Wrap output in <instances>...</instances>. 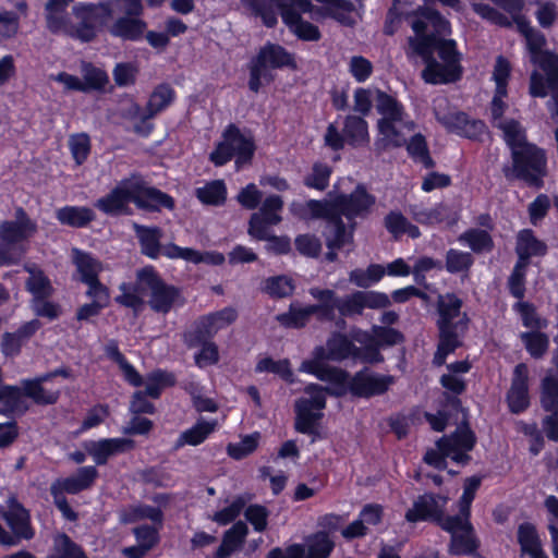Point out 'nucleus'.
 I'll return each mask as SVG.
<instances>
[{
    "instance_id": "1",
    "label": "nucleus",
    "mask_w": 558,
    "mask_h": 558,
    "mask_svg": "<svg viewBox=\"0 0 558 558\" xmlns=\"http://www.w3.org/2000/svg\"><path fill=\"white\" fill-rule=\"evenodd\" d=\"M415 37L409 38L408 57H421L425 63L423 80L428 84H446L460 78V53L450 33L449 22L429 7L418 8L411 21Z\"/></svg>"
},
{
    "instance_id": "2",
    "label": "nucleus",
    "mask_w": 558,
    "mask_h": 558,
    "mask_svg": "<svg viewBox=\"0 0 558 558\" xmlns=\"http://www.w3.org/2000/svg\"><path fill=\"white\" fill-rule=\"evenodd\" d=\"M375 203L376 197L359 184L350 194H338L325 201L310 199L304 204L293 203L291 210L304 219H326L327 246L341 248L352 242L356 219H366Z\"/></svg>"
},
{
    "instance_id": "3",
    "label": "nucleus",
    "mask_w": 558,
    "mask_h": 558,
    "mask_svg": "<svg viewBox=\"0 0 558 558\" xmlns=\"http://www.w3.org/2000/svg\"><path fill=\"white\" fill-rule=\"evenodd\" d=\"M495 128L502 132L512 156V170H506L507 178L515 177L529 185L541 186L546 173V156L543 149L526 141L525 129L512 118L499 121Z\"/></svg>"
},
{
    "instance_id": "4",
    "label": "nucleus",
    "mask_w": 558,
    "mask_h": 558,
    "mask_svg": "<svg viewBox=\"0 0 558 558\" xmlns=\"http://www.w3.org/2000/svg\"><path fill=\"white\" fill-rule=\"evenodd\" d=\"M462 306L463 301L454 293L439 294L437 298L436 325L439 341L433 359L437 366L445 364L448 354L462 345L470 322L468 314L462 312Z\"/></svg>"
},
{
    "instance_id": "5",
    "label": "nucleus",
    "mask_w": 558,
    "mask_h": 558,
    "mask_svg": "<svg viewBox=\"0 0 558 558\" xmlns=\"http://www.w3.org/2000/svg\"><path fill=\"white\" fill-rule=\"evenodd\" d=\"M376 110L381 117L377 121L375 151L381 154L390 148L404 146L408 135L414 132L416 124L405 112L403 105L387 93L378 92Z\"/></svg>"
},
{
    "instance_id": "6",
    "label": "nucleus",
    "mask_w": 558,
    "mask_h": 558,
    "mask_svg": "<svg viewBox=\"0 0 558 558\" xmlns=\"http://www.w3.org/2000/svg\"><path fill=\"white\" fill-rule=\"evenodd\" d=\"M310 294L318 302H323L330 311V317H326V322L335 320L336 312H338L340 317L337 319L336 326L339 328H344V318L361 316L365 308L380 310L390 305L389 296L378 291L357 290L339 296L330 289L311 288Z\"/></svg>"
},
{
    "instance_id": "7",
    "label": "nucleus",
    "mask_w": 558,
    "mask_h": 558,
    "mask_svg": "<svg viewBox=\"0 0 558 558\" xmlns=\"http://www.w3.org/2000/svg\"><path fill=\"white\" fill-rule=\"evenodd\" d=\"M526 46L531 52V60L537 63L544 71L545 76L538 72L531 75L530 93L533 97L547 96V88L553 94L555 102H558V57L548 52H543L546 44L545 36L533 28L524 36Z\"/></svg>"
},
{
    "instance_id": "8",
    "label": "nucleus",
    "mask_w": 558,
    "mask_h": 558,
    "mask_svg": "<svg viewBox=\"0 0 558 558\" xmlns=\"http://www.w3.org/2000/svg\"><path fill=\"white\" fill-rule=\"evenodd\" d=\"M36 230V223L22 207L15 210L14 220H4L0 223V267L20 263L25 252L23 243Z\"/></svg>"
},
{
    "instance_id": "9",
    "label": "nucleus",
    "mask_w": 558,
    "mask_h": 558,
    "mask_svg": "<svg viewBox=\"0 0 558 558\" xmlns=\"http://www.w3.org/2000/svg\"><path fill=\"white\" fill-rule=\"evenodd\" d=\"M475 442L474 433L468 424H462L451 435L439 438L436 441L438 450H427L424 461L438 470L447 468V457L459 464H468L471 460L469 452L474 448Z\"/></svg>"
},
{
    "instance_id": "10",
    "label": "nucleus",
    "mask_w": 558,
    "mask_h": 558,
    "mask_svg": "<svg viewBox=\"0 0 558 558\" xmlns=\"http://www.w3.org/2000/svg\"><path fill=\"white\" fill-rule=\"evenodd\" d=\"M137 288L148 295V305L156 313L168 314L185 303L181 290L165 282L150 266L137 270Z\"/></svg>"
},
{
    "instance_id": "11",
    "label": "nucleus",
    "mask_w": 558,
    "mask_h": 558,
    "mask_svg": "<svg viewBox=\"0 0 558 558\" xmlns=\"http://www.w3.org/2000/svg\"><path fill=\"white\" fill-rule=\"evenodd\" d=\"M254 151L253 137L243 134L235 124H229L222 133V141L210 153L209 160L221 167L235 157V166L240 169L252 160Z\"/></svg>"
},
{
    "instance_id": "12",
    "label": "nucleus",
    "mask_w": 558,
    "mask_h": 558,
    "mask_svg": "<svg viewBox=\"0 0 558 558\" xmlns=\"http://www.w3.org/2000/svg\"><path fill=\"white\" fill-rule=\"evenodd\" d=\"M284 66H295L292 54L280 45L266 44L250 62L248 88L254 93H258L263 81L269 83L272 80L270 70Z\"/></svg>"
},
{
    "instance_id": "13",
    "label": "nucleus",
    "mask_w": 558,
    "mask_h": 558,
    "mask_svg": "<svg viewBox=\"0 0 558 558\" xmlns=\"http://www.w3.org/2000/svg\"><path fill=\"white\" fill-rule=\"evenodd\" d=\"M304 392L307 397L295 401V429L302 434H314L318 421L323 417L322 411L326 407V395L328 390L317 384H310Z\"/></svg>"
},
{
    "instance_id": "14",
    "label": "nucleus",
    "mask_w": 558,
    "mask_h": 558,
    "mask_svg": "<svg viewBox=\"0 0 558 558\" xmlns=\"http://www.w3.org/2000/svg\"><path fill=\"white\" fill-rule=\"evenodd\" d=\"M448 100L444 97L434 101V113L437 121L449 132L468 138H477L485 132V124L481 120L470 119L464 112L445 111Z\"/></svg>"
},
{
    "instance_id": "15",
    "label": "nucleus",
    "mask_w": 558,
    "mask_h": 558,
    "mask_svg": "<svg viewBox=\"0 0 558 558\" xmlns=\"http://www.w3.org/2000/svg\"><path fill=\"white\" fill-rule=\"evenodd\" d=\"M73 14L78 20L72 25L70 36L88 43L96 37L97 29L111 14L109 4H76L73 7Z\"/></svg>"
},
{
    "instance_id": "16",
    "label": "nucleus",
    "mask_w": 558,
    "mask_h": 558,
    "mask_svg": "<svg viewBox=\"0 0 558 558\" xmlns=\"http://www.w3.org/2000/svg\"><path fill=\"white\" fill-rule=\"evenodd\" d=\"M369 142L368 125L362 117L348 116L344 119L342 133L338 128L330 123L325 134V143L333 150L342 149L348 143L353 147H359Z\"/></svg>"
},
{
    "instance_id": "17",
    "label": "nucleus",
    "mask_w": 558,
    "mask_h": 558,
    "mask_svg": "<svg viewBox=\"0 0 558 558\" xmlns=\"http://www.w3.org/2000/svg\"><path fill=\"white\" fill-rule=\"evenodd\" d=\"M441 529L451 534L450 553L453 555H470L478 547L470 515H448L441 523Z\"/></svg>"
},
{
    "instance_id": "18",
    "label": "nucleus",
    "mask_w": 558,
    "mask_h": 558,
    "mask_svg": "<svg viewBox=\"0 0 558 558\" xmlns=\"http://www.w3.org/2000/svg\"><path fill=\"white\" fill-rule=\"evenodd\" d=\"M132 203L138 209L154 213L161 208L173 209V198L162 191L149 186L145 180L136 173L132 174Z\"/></svg>"
},
{
    "instance_id": "19",
    "label": "nucleus",
    "mask_w": 558,
    "mask_h": 558,
    "mask_svg": "<svg viewBox=\"0 0 558 558\" xmlns=\"http://www.w3.org/2000/svg\"><path fill=\"white\" fill-rule=\"evenodd\" d=\"M447 500V497L435 494L418 496L414 500L412 508L405 512V520L411 523L434 521L441 527V523L448 517L444 514Z\"/></svg>"
},
{
    "instance_id": "20",
    "label": "nucleus",
    "mask_w": 558,
    "mask_h": 558,
    "mask_svg": "<svg viewBox=\"0 0 558 558\" xmlns=\"http://www.w3.org/2000/svg\"><path fill=\"white\" fill-rule=\"evenodd\" d=\"M132 174L119 181L105 196L95 202V207L105 215L117 217L132 213Z\"/></svg>"
},
{
    "instance_id": "21",
    "label": "nucleus",
    "mask_w": 558,
    "mask_h": 558,
    "mask_svg": "<svg viewBox=\"0 0 558 558\" xmlns=\"http://www.w3.org/2000/svg\"><path fill=\"white\" fill-rule=\"evenodd\" d=\"M393 383V376L369 373L365 368L352 377L349 389L356 397L369 398L385 393Z\"/></svg>"
},
{
    "instance_id": "22",
    "label": "nucleus",
    "mask_w": 558,
    "mask_h": 558,
    "mask_svg": "<svg viewBox=\"0 0 558 558\" xmlns=\"http://www.w3.org/2000/svg\"><path fill=\"white\" fill-rule=\"evenodd\" d=\"M542 407L551 412L543 421V429L548 439L558 441V379L547 376L542 383Z\"/></svg>"
},
{
    "instance_id": "23",
    "label": "nucleus",
    "mask_w": 558,
    "mask_h": 558,
    "mask_svg": "<svg viewBox=\"0 0 558 558\" xmlns=\"http://www.w3.org/2000/svg\"><path fill=\"white\" fill-rule=\"evenodd\" d=\"M314 314L320 322H326V317H330V311L323 302L307 306H301L292 303L287 313H282L277 316V320L280 325L288 328H302L308 323L311 316Z\"/></svg>"
},
{
    "instance_id": "24",
    "label": "nucleus",
    "mask_w": 558,
    "mask_h": 558,
    "mask_svg": "<svg viewBox=\"0 0 558 558\" xmlns=\"http://www.w3.org/2000/svg\"><path fill=\"white\" fill-rule=\"evenodd\" d=\"M7 524L11 529L14 539H32L35 535L31 525L29 512L15 499L8 500V509L2 514Z\"/></svg>"
},
{
    "instance_id": "25",
    "label": "nucleus",
    "mask_w": 558,
    "mask_h": 558,
    "mask_svg": "<svg viewBox=\"0 0 558 558\" xmlns=\"http://www.w3.org/2000/svg\"><path fill=\"white\" fill-rule=\"evenodd\" d=\"M408 213L420 225L434 226L446 222L453 226L458 217L447 204L438 203L434 207H425L422 204H412L408 207Z\"/></svg>"
},
{
    "instance_id": "26",
    "label": "nucleus",
    "mask_w": 558,
    "mask_h": 558,
    "mask_svg": "<svg viewBox=\"0 0 558 558\" xmlns=\"http://www.w3.org/2000/svg\"><path fill=\"white\" fill-rule=\"evenodd\" d=\"M41 327L38 319H32L24 323L13 332H4L0 342L1 353L5 357L14 359L21 351L23 345L37 332Z\"/></svg>"
},
{
    "instance_id": "27",
    "label": "nucleus",
    "mask_w": 558,
    "mask_h": 558,
    "mask_svg": "<svg viewBox=\"0 0 558 558\" xmlns=\"http://www.w3.org/2000/svg\"><path fill=\"white\" fill-rule=\"evenodd\" d=\"M529 369L524 363H520L514 367L511 387L507 395V400L511 412L520 413L524 411L529 404Z\"/></svg>"
},
{
    "instance_id": "28",
    "label": "nucleus",
    "mask_w": 558,
    "mask_h": 558,
    "mask_svg": "<svg viewBox=\"0 0 558 558\" xmlns=\"http://www.w3.org/2000/svg\"><path fill=\"white\" fill-rule=\"evenodd\" d=\"M85 448L96 464L104 465L110 457L132 450L134 441L129 438H106L89 441Z\"/></svg>"
},
{
    "instance_id": "29",
    "label": "nucleus",
    "mask_w": 558,
    "mask_h": 558,
    "mask_svg": "<svg viewBox=\"0 0 558 558\" xmlns=\"http://www.w3.org/2000/svg\"><path fill=\"white\" fill-rule=\"evenodd\" d=\"M98 476V471L95 466H83L80 468L75 475L57 478L50 485V490L58 492L60 494H78L82 490L89 488Z\"/></svg>"
},
{
    "instance_id": "30",
    "label": "nucleus",
    "mask_w": 558,
    "mask_h": 558,
    "mask_svg": "<svg viewBox=\"0 0 558 558\" xmlns=\"http://www.w3.org/2000/svg\"><path fill=\"white\" fill-rule=\"evenodd\" d=\"M132 228L141 245V252L145 256L156 259L160 255L166 256V248L173 243L161 245L162 230L159 227H148L133 222Z\"/></svg>"
},
{
    "instance_id": "31",
    "label": "nucleus",
    "mask_w": 558,
    "mask_h": 558,
    "mask_svg": "<svg viewBox=\"0 0 558 558\" xmlns=\"http://www.w3.org/2000/svg\"><path fill=\"white\" fill-rule=\"evenodd\" d=\"M147 24L140 17L120 16L108 28L111 36L122 40L137 41L143 38Z\"/></svg>"
},
{
    "instance_id": "32",
    "label": "nucleus",
    "mask_w": 558,
    "mask_h": 558,
    "mask_svg": "<svg viewBox=\"0 0 558 558\" xmlns=\"http://www.w3.org/2000/svg\"><path fill=\"white\" fill-rule=\"evenodd\" d=\"M166 257L170 259H183L193 264L221 265L225 262V255L218 252L202 253L194 248L170 245L166 248Z\"/></svg>"
},
{
    "instance_id": "33",
    "label": "nucleus",
    "mask_w": 558,
    "mask_h": 558,
    "mask_svg": "<svg viewBox=\"0 0 558 558\" xmlns=\"http://www.w3.org/2000/svg\"><path fill=\"white\" fill-rule=\"evenodd\" d=\"M217 425L216 420H197L191 428L185 429L179 435L174 444V449L203 444L216 430Z\"/></svg>"
},
{
    "instance_id": "34",
    "label": "nucleus",
    "mask_w": 558,
    "mask_h": 558,
    "mask_svg": "<svg viewBox=\"0 0 558 558\" xmlns=\"http://www.w3.org/2000/svg\"><path fill=\"white\" fill-rule=\"evenodd\" d=\"M175 99V90L167 83L157 85L151 92L145 112L141 117L143 121L153 119L166 110Z\"/></svg>"
},
{
    "instance_id": "35",
    "label": "nucleus",
    "mask_w": 558,
    "mask_h": 558,
    "mask_svg": "<svg viewBox=\"0 0 558 558\" xmlns=\"http://www.w3.org/2000/svg\"><path fill=\"white\" fill-rule=\"evenodd\" d=\"M72 262L76 268L78 279L83 283L99 279V274L102 271V264L90 253L80 248H73Z\"/></svg>"
},
{
    "instance_id": "36",
    "label": "nucleus",
    "mask_w": 558,
    "mask_h": 558,
    "mask_svg": "<svg viewBox=\"0 0 558 558\" xmlns=\"http://www.w3.org/2000/svg\"><path fill=\"white\" fill-rule=\"evenodd\" d=\"M518 539L522 558H548L541 546L536 529L530 523H523L518 529Z\"/></svg>"
},
{
    "instance_id": "37",
    "label": "nucleus",
    "mask_w": 558,
    "mask_h": 558,
    "mask_svg": "<svg viewBox=\"0 0 558 558\" xmlns=\"http://www.w3.org/2000/svg\"><path fill=\"white\" fill-rule=\"evenodd\" d=\"M547 251L544 242L537 240L531 230H522L518 234L515 252L519 256L518 262L529 265V259L533 256H543Z\"/></svg>"
},
{
    "instance_id": "38",
    "label": "nucleus",
    "mask_w": 558,
    "mask_h": 558,
    "mask_svg": "<svg viewBox=\"0 0 558 558\" xmlns=\"http://www.w3.org/2000/svg\"><path fill=\"white\" fill-rule=\"evenodd\" d=\"M0 403L3 405L0 412L4 415L25 413L28 410L24 390L17 386L0 387Z\"/></svg>"
},
{
    "instance_id": "39",
    "label": "nucleus",
    "mask_w": 558,
    "mask_h": 558,
    "mask_svg": "<svg viewBox=\"0 0 558 558\" xmlns=\"http://www.w3.org/2000/svg\"><path fill=\"white\" fill-rule=\"evenodd\" d=\"M56 217L61 225L84 228L95 219V213L85 206H64L57 210Z\"/></svg>"
},
{
    "instance_id": "40",
    "label": "nucleus",
    "mask_w": 558,
    "mask_h": 558,
    "mask_svg": "<svg viewBox=\"0 0 558 558\" xmlns=\"http://www.w3.org/2000/svg\"><path fill=\"white\" fill-rule=\"evenodd\" d=\"M195 196L204 205L220 206L227 199V186L222 180H213L196 187Z\"/></svg>"
},
{
    "instance_id": "41",
    "label": "nucleus",
    "mask_w": 558,
    "mask_h": 558,
    "mask_svg": "<svg viewBox=\"0 0 558 558\" xmlns=\"http://www.w3.org/2000/svg\"><path fill=\"white\" fill-rule=\"evenodd\" d=\"M306 558H329L335 548V542L328 533L319 531L305 538Z\"/></svg>"
},
{
    "instance_id": "42",
    "label": "nucleus",
    "mask_w": 558,
    "mask_h": 558,
    "mask_svg": "<svg viewBox=\"0 0 558 558\" xmlns=\"http://www.w3.org/2000/svg\"><path fill=\"white\" fill-rule=\"evenodd\" d=\"M203 316L195 320L183 333V342L189 349L197 348L211 341L215 332Z\"/></svg>"
},
{
    "instance_id": "43",
    "label": "nucleus",
    "mask_w": 558,
    "mask_h": 558,
    "mask_svg": "<svg viewBox=\"0 0 558 558\" xmlns=\"http://www.w3.org/2000/svg\"><path fill=\"white\" fill-rule=\"evenodd\" d=\"M81 73L83 76L84 93L102 92L109 83L108 74L100 68L90 62L81 63Z\"/></svg>"
},
{
    "instance_id": "44",
    "label": "nucleus",
    "mask_w": 558,
    "mask_h": 558,
    "mask_svg": "<svg viewBox=\"0 0 558 558\" xmlns=\"http://www.w3.org/2000/svg\"><path fill=\"white\" fill-rule=\"evenodd\" d=\"M327 351V357L332 361H342L350 356H357V347L342 333H333L328 339Z\"/></svg>"
},
{
    "instance_id": "45",
    "label": "nucleus",
    "mask_w": 558,
    "mask_h": 558,
    "mask_svg": "<svg viewBox=\"0 0 558 558\" xmlns=\"http://www.w3.org/2000/svg\"><path fill=\"white\" fill-rule=\"evenodd\" d=\"M458 241L468 245L472 252L477 254L490 252L494 247V242L490 234L486 230L476 228L466 230L461 233L458 238Z\"/></svg>"
},
{
    "instance_id": "46",
    "label": "nucleus",
    "mask_w": 558,
    "mask_h": 558,
    "mask_svg": "<svg viewBox=\"0 0 558 558\" xmlns=\"http://www.w3.org/2000/svg\"><path fill=\"white\" fill-rule=\"evenodd\" d=\"M46 558H87L80 545L65 533L53 537L51 553Z\"/></svg>"
},
{
    "instance_id": "47",
    "label": "nucleus",
    "mask_w": 558,
    "mask_h": 558,
    "mask_svg": "<svg viewBox=\"0 0 558 558\" xmlns=\"http://www.w3.org/2000/svg\"><path fill=\"white\" fill-rule=\"evenodd\" d=\"M299 371L301 373H307L316 376L320 380H331L341 383L348 376L347 373L337 369V368H330L325 367L319 361L317 360H305L301 363Z\"/></svg>"
},
{
    "instance_id": "48",
    "label": "nucleus",
    "mask_w": 558,
    "mask_h": 558,
    "mask_svg": "<svg viewBox=\"0 0 558 558\" xmlns=\"http://www.w3.org/2000/svg\"><path fill=\"white\" fill-rule=\"evenodd\" d=\"M283 23L300 39L316 41L320 38L318 27L307 21H304L301 17V13H298L292 17L291 15H286Z\"/></svg>"
},
{
    "instance_id": "49",
    "label": "nucleus",
    "mask_w": 558,
    "mask_h": 558,
    "mask_svg": "<svg viewBox=\"0 0 558 558\" xmlns=\"http://www.w3.org/2000/svg\"><path fill=\"white\" fill-rule=\"evenodd\" d=\"M474 264L472 253L450 248L446 253L445 268L449 274H468Z\"/></svg>"
},
{
    "instance_id": "50",
    "label": "nucleus",
    "mask_w": 558,
    "mask_h": 558,
    "mask_svg": "<svg viewBox=\"0 0 558 558\" xmlns=\"http://www.w3.org/2000/svg\"><path fill=\"white\" fill-rule=\"evenodd\" d=\"M23 390L25 397L31 398L35 403L40 405L54 404L60 393L59 391L46 390L39 381H32L29 379L23 380Z\"/></svg>"
},
{
    "instance_id": "51",
    "label": "nucleus",
    "mask_w": 558,
    "mask_h": 558,
    "mask_svg": "<svg viewBox=\"0 0 558 558\" xmlns=\"http://www.w3.org/2000/svg\"><path fill=\"white\" fill-rule=\"evenodd\" d=\"M174 383L175 378L172 374L158 369L148 376L146 387L143 392L146 397L157 399L159 398L163 387L173 386Z\"/></svg>"
},
{
    "instance_id": "52",
    "label": "nucleus",
    "mask_w": 558,
    "mask_h": 558,
    "mask_svg": "<svg viewBox=\"0 0 558 558\" xmlns=\"http://www.w3.org/2000/svg\"><path fill=\"white\" fill-rule=\"evenodd\" d=\"M29 278L26 281L27 290L35 299H46L51 293V286L48 278L41 270L27 268Z\"/></svg>"
},
{
    "instance_id": "53",
    "label": "nucleus",
    "mask_w": 558,
    "mask_h": 558,
    "mask_svg": "<svg viewBox=\"0 0 558 558\" xmlns=\"http://www.w3.org/2000/svg\"><path fill=\"white\" fill-rule=\"evenodd\" d=\"M69 148L77 166L83 165L90 153V138L86 133L72 134L69 137Z\"/></svg>"
},
{
    "instance_id": "54",
    "label": "nucleus",
    "mask_w": 558,
    "mask_h": 558,
    "mask_svg": "<svg viewBox=\"0 0 558 558\" xmlns=\"http://www.w3.org/2000/svg\"><path fill=\"white\" fill-rule=\"evenodd\" d=\"M259 433H253L244 436L240 442H231L227 446V453L234 460H241L252 452L258 446Z\"/></svg>"
},
{
    "instance_id": "55",
    "label": "nucleus",
    "mask_w": 558,
    "mask_h": 558,
    "mask_svg": "<svg viewBox=\"0 0 558 558\" xmlns=\"http://www.w3.org/2000/svg\"><path fill=\"white\" fill-rule=\"evenodd\" d=\"M45 10L48 29L54 34L65 33L70 35L72 25L68 24V20L65 16L66 10L57 7L49 8L48 3H46Z\"/></svg>"
},
{
    "instance_id": "56",
    "label": "nucleus",
    "mask_w": 558,
    "mask_h": 558,
    "mask_svg": "<svg viewBox=\"0 0 558 558\" xmlns=\"http://www.w3.org/2000/svg\"><path fill=\"white\" fill-rule=\"evenodd\" d=\"M408 154L416 161L424 163L425 167H430L433 161L430 159L426 140L421 133L411 136L410 141L405 142Z\"/></svg>"
},
{
    "instance_id": "57",
    "label": "nucleus",
    "mask_w": 558,
    "mask_h": 558,
    "mask_svg": "<svg viewBox=\"0 0 558 558\" xmlns=\"http://www.w3.org/2000/svg\"><path fill=\"white\" fill-rule=\"evenodd\" d=\"M331 172L328 165L317 162L313 166L311 173L304 178V184L310 189L324 191L329 184Z\"/></svg>"
},
{
    "instance_id": "58",
    "label": "nucleus",
    "mask_w": 558,
    "mask_h": 558,
    "mask_svg": "<svg viewBox=\"0 0 558 558\" xmlns=\"http://www.w3.org/2000/svg\"><path fill=\"white\" fill-rule=\"evenodd\" d=\"M521 339L527 352L535 359L542 357L549 345L548 337L539 331L523 332Z\"/></svg>"
},
{
    "instance_id": "59",
    "label": "nucleus",
    "mask_w": 558,
    "mask_h": 558,
    "mask_svg": "<svg viewBox=\"0 0 558 558\" xmlns=\"http://www.w3.org/2000/svg\"><path fill=\"white\" fill-rule=\"evenodd\" d=\"M264 291L274 298H286L292 294L294 286L286 276L270 277L264 282Z\"/></svg>"
},
{
    "instance_id": "60",
    "label": "nucleus",
    "mask_w": 558,
    "mask_h": 558,
    "mask_svg": "<svg viewBox=\"0 0 558 558\" xmlns=\"http://www.w3.org/2000/svg\"><path fill=\"white\" fill-rule=\"evenodd\" d=\"M121 294L116 298V302L125 307L137 311L143 305L141 294H145L137 288V281L134 284L122 283L119 287Z\"/></svg>"
},
{
    "instance_id": "61",
    "label": "nucleus",
    "mask_w": 558,
    "mask_h": 558,
    "mask_svg": "<svg viewBox=\"0 0 558 558\" xmlns=\"http://www.w3.org/2000/svg\"><path fill=\"white\" fill-rule=\"evenodd\" d=\"M242 5L252 12L255 16H260L267 27H274L277 24V14L267 5L266 0H240Z\"/></svg>"
},
{
    "instance_id": "62",
    "label": "nucleus",
    "mask_w": 558,
    "mask_h": 558,
    "mask_svg": "<svg viewBox=\"0 0 558 558\" xmlns=\"http://www.w3.org/2000/svg\"><path fill=\"white\" fill-rule=\"evenodd\" d=\"M481 483L482 478L478 476H471L464 481L463 494L459 500V514L470 515L471 504Z\"/></svg>"
},
{
    "instance_id": "63",
    "label": "nucleus",
    "mask_w": 558,
    "mask_h": 558,
    "mask_svg": "<svg viewBox=\"0 0 558 558\" xmlns=\"http://www.w3.org/2000/svg\"><path fill=\"white\" fill-rule=\"evenodd\" d=\"M203 317L205 319H208L207 323H209L210 328L216 335L219 330L232 324L236 319L238 313L232 307H225L220 311L210 313Z\"/></svg>"
},
{
    "instance_id": "64",
    "label": "nucleus",
    "mask_w": 558,
    "mask_h": 558,
    "mask_svg": "<svg viewBox=\"0 0 558 558\" xmlns=\"http://www.w3.org/2000/svg\"><path fill=\"white\" fill-rule=\"evenodd\" d=\"M137 72L138 70L135 64L121 62L116 64L112 76L117 86L125 87L135 83Z\"/></svg>"
}]
</instances>
